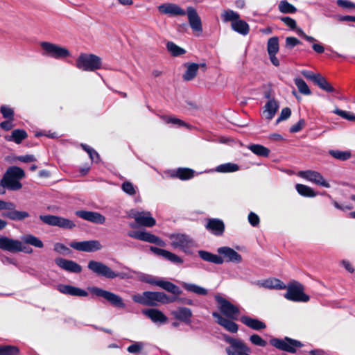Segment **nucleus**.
<instances>
[{"label":"nucleus","instance_id":"obj_1","mask_svg":"<svg viewBox=\"0 0 355 355\" xmlns=\"http://www.w3.org/2000/svg\"><path fill=\"white\" fill-rule=\"evenodd\" d=\"M158 10L162 14L172 17L184 16L187 15L189 26L193 32L198 36L202 33V21L197 10L193 7L189 6L187 8V11H185L175 3H166L159 6Z\"/></svg>","mask_w":355,"mask_h":355},{"label":"nucleus","instance_id":"obj_2","mask_svg":"<svg viewBox=\"0 0 355 355\" xmlns=\"http://www.w3.org/2000/svg\"><path fill=\"white\" fill-rule=\"evenodd\" d=\"M134 302L145 306H155L159 303L168 304L175 302V298H171L163 292L145 291L132 296Z\"/></svg>","mask_w":355,"mask_h":355},{"label":"nucleus","instance_id":"obj_3","mask_svg":"<svg viewBox=\"0 0 355 355\" xmlns=\"http://www.w3.org/2000/svg\"><path fill=\"white\" fill-rule=\"evenodd\" d=\"M25 177L24 170L18 166L9 167L1 180V185L11 191L19 190L22 184L19 180Z\"/></svg>","mask_w":355,"mask_h":355},{"label":"nucleus","instance_id":"obj_4","mask_svg":"<svg viewBox=\"0 0 355 355\" xmlns=\"http://www.w3.org/2000/svg\"><path fill=\"white\" fill-rule=\"evenodd\" d=\"M171 245L175 249H180L186 254H191L196 247L195 241L184 234H173L169 236Z\"/></svg>","mask_w":355,"mask_h":355},{"label":"nucleus","instance_id":"obj_5","mask_svg":"<svg viewBox=\"0 0 355 355\" xmlns=\"http://www.w3.org/2000/svg\"><path fill=\"white\" fill-rule=\"evenodd\" d=\"M76 66L80 70L94 71L101 67V60L94 54H80L76 60Z\"/></svg>","mask_w":355,"mask_h":355},{"label":"nucleus","instance_id":"obj_6","mask_svg":"<svg viewBox=\"0 0 355 355\" xmlns=\"http://www.w3.org/2000/svg\"><path fill=\"white\" fill-rule=\"evenodd\" d=\"M40 46L43 50L42 54L44 56L60 60L71 55L69 51L67 48L51 42H42L40 43Z\"/></svg>","mask_w":355,"mask_h":355},{"label":"nucleus","instance_id":"obj_7","mask_svg":"<svg viewBox=\"0 0 355 355\" xmlns=\"http://www.w3.org/2000/svg\"><path fill=\"white\" fill-rule=\"evenodd\" d=\"M286 293L284 297L293 302H306L309 300V297L304 293V286L300 283L293 281L291 282L286 288Z\"/></svg>","mask_w":355,"mask_h":355},{"label":"nucleus","instance_id":"obj_8","mask_svg":"<svg viewBox=\"0 0 355 355\" xmlns=\"http://www.w3.org/2000/svg\"><path fill=\"white\" fill-rule=\"evenodd\" d=\"M224 340L230 344L225 349L228 355H251L250 348L241 340L225 336Z\"/></svg>","mask_w":355,"mask_h":355},{"label":"nucleus","instance_id":"obj_9","mask_svg":"<svg viewBox=\"0 0 355 355\" xmlns=\"http://www.w3.org/2000/svg\"><path fill=\"white\" fill-rule=\"evenodd\" d=\"M270 343L275 348L289 353L296 352L297 348L304 345L300 341L288 337H285L283 339L272 338Z\"/></svg>","mask_w":355,"mask_h":355},{"label":"nucleus","instance_id":"obj_10","mask_svg":"<svg viewBox=\"0 0 355 355\" xmlns=\"http://www.w3.org/2000/svg\"><path fill=\"white\" fill-rule=\"evenodd\" d=\"M15 205L11 202H6L0 200V210L10 211L6 213H3V217L8 218L12 220L20 221L29 217V214L27 211H17L15 209Z\"/></svg>","mask_w":355,"mask_h":355},{"label":"nucleus","instance_id":"obj_11","mask_svg":"<svg viewBox=\"0 0 355 355\" xmlns=\"http://www.w3.org/2000/svg\"><path fill=\"white\" fill-rule=\"evenodd\" d=\"M22 242L8 237H0V248L12 252H23L27 254L32 253L33 249L24 246Z\"/></svg>","mask_w":355,"mask_h":355},{"label":"nucleus","instance_id":"obj_12","mask_svg":"<svg viewBox=\"0 0 355 355\" xmlns=\"http://www.w3.org/2000/svg\"><path fill=\"white\" fill-rule=\"evenodd\" d=\"M215 300L218 304V308L220 312L227 318L232 320H236L240 311L239 307L232 304L230 302L219 295H215Z\"/></svg>","mask_w":355,"mask_h":355},{"label":"nucleus","instance_id":"obj_13","mask_svg":"<svg viewBox=\"0 0 355 355\" xmlns=\"http://www.w3.org/2000/svg\"><path fill=\"white\" fill-rule=\"evenodd\" d=\"M87 268L94 274L107 279H114L119 276L118 273L101 261L91 260L88 262Z\"/></svg>","mask_w":355,"mask_h":355},{"label":"nucleus","instance_id":"obj_14","mask_svg":"<svg viewBox=\"0 0 355 355\" xmlns=\"http://www.w3.org/2000/svg\"><path fill=\"white\" fill-rule=\"evenodd\" d=\"M128 215L129 217L135 219L139 226L151 227L156 223V220L152 216L150 212L147 211H139L136 209H131Z\"/></svg>","mask_w":355,"mask_h":355},{"label":"nucleus","instance_id":"obj_15","mask_svg":"<svg viewBox=\"0 0 355 355\" xmlns=\"http://www.w3.org/2000/svg\"><path fill=\"white\" fill-rule=\"evenodd\" d=\"M40 220L49 225L58 226L60 228L71 230L76 227V224L72 220L53 215H41Z\"/></svg>","mask_w":355,"mask_h":355},{"label":"nucleus","instance_id":"obj_16","mask_svg":"<svg viewBox=\"0 0 355 355\" xmlns=\"http://www.w3.org/2000/svg\"><path fill=\"white\" fill-rule=\"evenodd\" d=\"M91 291L94 295L104 298L114 306L118 308H124L125 306L123 299L119 295L112 292L97 287L92 288Z\"/></svg>","mask_w":355,"mask_h":355},{"label":"nucleus","instance_id":"obj_17","mask_svg":"<svg viewBox=\"0 0 355 355\" xmlns=\"http://www.w3.org/2000/svg\"><path fill=\"white\" fill-rule=\"evenodd\" d=\"M128 235L131 238L153 243L161 247H165L166 245V243L163 240L146 231H130L128 232Z\"/></svg>","mask_w":355,"mask_h":355},{"label":"nucleus","instance_id":"obj_18","mask_svg":"<svg viewBox=\"0 0 355 355\" xmlns=\"http://www.w3.org/2000/svg\"><path fill=\"white\" fill-rule=\"evenodd\" d=\"M143 281L150 284L157 286L163 288L164 290L175 295H179L180 294L182 293V291L178 286L168 281H165L163 279H157L152 276L145 277L143 279Z\"/></svg>","mask_w":355,"mask_h":355},{"label":"nucleus","instance_id":"obj_19","mask_svg":"<svg viewBox=\"0 0 355 355\" xmlns=\"http://www.w3.org/2000/svg\"><path fill=\"white\" fill-rule=\"evenodd\" d=\"M297 175L307 181L311 182L315 184L325 188H329L330 184L324 178L321 173L312 170L300 171Z\"/></svg>","mask_w":355,"mask_h":355},{"label":"nucleus","instance_id":"obj_20","mask_svg":"<svg viewBox=\"0 0 355 355\" xmlns=\"http://www.w3.org/2000/svg\"><path fill=\"white\" fill-rule=\"evenodd\" d=\"M70 246L76 250L88 252L97 251L102 248L101 243L96 240L72 242L70 243Z\"/></svg>","mask_w":355,"mask_h":355},{"label":"nucleus","instance_id":"obj_21","mask_svg":"<svg viewBox=\"0 0 355 355\" xmlns=\"http://www.w3.org/2000/svg\"><path fill=\"white\" fill-rule=\"evenodd\" d=\"M217 252L223 257L224 262L239 263L242 261L241 255L230 247H220L217 249Z\"/></svg>","mask_w":355,"mask_h":355},{"label":"nucleus","instance_id":"obj_22","mask_svg":"<svg viewBox=\"0 0 355 355\" xmlns=\"http://www.w3.org/2000/svg\"><path fill=\"white\" fill-rule=\"evenodd\" d=\"M76 215L79 218L95 224H103L105 222V217L101 214L96 211L78 210Z\"/></svg>","mask_w":355,"mask_h":355},{"label":"nucleus","instance_id":"obj_23","mask_svg":"<svg viewBox=\"0 0 355 355\" xmlns=\"http://www.w3.org/2000/svg\"><path fill=\"white\" fill-rule=\"evenodd\" d=\"M205 226L207 230L217 236H222L225 231V224L218 218H208Z\"/></svg>","mask_w":355,"mask_h":355},{"label":"nucleus","instance_id":"obj_24","mask_svg":"<svg viewBox=\"0 0 355 355\" xmlns=\"http://www.w3.org/2000/svg\"><path fill=\"white\" fill-rule=\"evenodd\" d=\"M212 316L216 319L217 323L222 326L225 330L231 333H236L239 326L230 318H226L217 312H213Z\"/></svg>","mask_w":355,"mask_h":355},{"label":"nucleus","instance_id":"obj_25","mask_svg":"<svg viewBox=\"0 0 355 355\" xmlns=\"http://www.w3.org/2000/svg\"><path fill=\"white\" fill-rule=\"evenodd\" d=\"M55 262L60 268L67 272L79 273L82 271V267L73 261L56 258Z\"/></svg>","mask_w":355,"mask_h":355},{"label":"nucleus","instance_id":"obj_26","mask_svg":"<svg viewBox=\"0 0 355 355\" xmlns=\"http://www.w3.org/2000/svg\"><path fill=\"white\" fill-rule=\"evenodd\" d=\"M151 252L157 256L162 257L170 261L173 263L181 264L183 263V259L179 256L176 255L174 253H172L168 250L161 249L157 247L151 246L150 248Z\"/></svg>","mask_w":355,"mask_h":355},{"label":"nucleus","instance_id":"obj_27","mask_svg":"<svg viewBox=\"0 0 355 355\" xmlns=\"http://www.w3.org/2000/svg\"><path fill=\"white\" fill-rule=\"evenodd\" d=\"M151 252L157 256L162 257L170 261L173 263L181 264L183 263V259L179 256L176 255L174 253H172L168 250L161 249L157 247L151 246L150 248Z\"/></svg>","mask_w":355,"mask_h":355},{"label":"nucleus","instance_id":"obj_28","mask_svg":"<svg viewBox=\"0 0 355 355\" xmlns=\"http://www.w3.org/2000/svg\"><path fill=\"white\" fill-rule=\"evenodd\" d=\"M57 290L61 293L71 296L86 297L88 295V293L86 291L67 284L58 285Z\"/></svg>","mask_w":355,"mask_h":355},{"label":"nucleus","instance_id":"obj_29","mask_svg":"<svg viewBox=\"0 0 355 355\" xmlns=\"http://www.w3.org/2000/svg\"><path fill=\"white\" fill-rule=\"evenodd\" d=\"M57 290L61 293L71 296L86 297L88 295V293L86 291L67 284L58 285Z\"/></svg>","mask_w":355,"mask_h":355},{"label":"nucleus","instance_id":"obj_30","mask_svg":"<svg viewBox=\"0 0 355 355\" xmlns=\"http://www.w3.org/2000/svg\"><path fill=\"white\" fill-rule=\"evenodd\" d=\"M142 313L154 323L164 324L168 320L167 317L161 311L156 309H144Z\"/></svg>","mask_w":355,"mask_h":355},{"label":"nucleus","instance_id":"obj_31","mask_svg":"<svg viewBox=\"0 0 355 355\" xmlns=\"http://www.w3.org/2000/svg\"><path fill=\"white\" fill-rule=\"evenodd\" d=\"M256 284L259 287H263L268 289H285L286 284L279 279L269 278L263 281H258Z\"/></svg>","mask_w":355,"mask_h":355},{"label":"nucleus","instance_id":"obj_32","mask_svg":"<svg viewBox=\"0 0 355 355\" xmlns=\"http://www.w3.org/2000/svg\"><path fill=\"white\" fill-rule=\"evenodd\" d=\"M174 318L178 320L184 322L186 324L191 322L192 311L190 309L184 306H179L176 310L171 312Z\"/></svg>","mask_w":355,"mask_h":355},{"label":"nucleus","instance_id":"obj_33","mask_svg":"<svg viewBox=\"0 0 355 355\" xmlns=\"http://www.w3.org/2000/svg\"><path fill=\"white\" fill-rule=\"evenodd\" d=\"M240 320L243 324L254 330L259 331L266 328V324L257 318L243 315L241 317Z\"/></svg>","mask_w":355,"mask_h":355},{"label":"nucleus","instance_id":"obj_34","mask_svg":"<svg viewBox=\"0 0 355 355\" xmlns=\"http://www.w3.org/2000/svg\"><path fill=\"white\" fill-rule=\"evenodd\" d=\"M279 105L275 99L269 100L263 107V114L264 117L268 120L272 119L275 115Z\"/></svg>","mask_w":355,"mask_h":355},{"label":"nucleus","instance_id":"obj_35","mask_svg":"<svg viewBox=\"0 0 355 355\" xmlns=\"http://www.w3.org/2000/svg\"><path fill=\"white\" fill-rule=\"evenodd\" d=\"M199 257L204 261L210 262L215 264H222L224 262V259L220 255H217L213 253H211L208 251L205 250H199L198 251Z\"/></svg>","mask_w":355,"mask_h":355},{"label":"nucleus","instance_id":"obj_36","mask_svg":"<svg viewBox=\"0 0 355 355\" xmlns=\"http://www.w3.org/2000/svg\"><path fill=\"white\" fill-rule=\"evenodd\" d=\"M184 66L187 69L183 74V79L186 81H190L196 76L200 65L194 62H187Z\"/></svg>","mask_w":355,"mask_h":355},{"label":"nucleus","instance_id":"obj_37","mask_svg":"<svg viewBox=\"0 0 355 355\" xmlns=\"http://www.w3.org/2000/svg\"><path fill=\"white\" fill-rule=\"evenodd\" d=\"M231 27L233 31L242 35H247L250 32V26L248 24L240 18L232 23Z\"/></svg>","mask_w":355,"mask_h":355},{"label":"nucleus","instance_id":"obj_38","mask_svg":"<svg viewBox=\"0 0 355 355\" xmlns=\"http://www.w3.org/2000/svg\"><path fill=\"white\" fill-rule=\"evenodd\" d=\"M28 137L26 132L24 130L16 129L12 132L10 135L5 137L6 140L8 141H14L17 144L21 143V141Z\"/></svg>","mask_w":355,"mask_h":355},{"label":"nucleus","instance_id":"obj_39","mask_svg":"<svg viewBox=\"0 0 355 355\" xmlns=\"http://www.w3.org/2000/svg\"><path fill=\"white\" fill-rule=\"evenodd\" d=\"M182 286L187 291L199 295H207L208 291L206 288L194 284L181 282Z\"/></svg>","mask_w":355,"mask_h":355},{"label":"nucleus","instance_id":"obj_40","mask_svg":"<svg viewBox=\"0 0 355 355\" xmlns=\"http://www.w3.org/2000/svg\"><path fill=\"white\" fill-rule=\"evenodd\" d=\"M248 148L257 156L267 157L269 156L270 150L261 144H250Z\"/></svg>","mask_w":355,"mask_h":355},{"label":"nucleus","instance_id":"obj_41","mask_svg":"<svg viewBox=\"0 0 355 355\" xmlns=\"http://www.w3.org/2000/svg\"><path fill=\"white\" fill-rule=\"evenodd\" d=\"M314 83L316 84L320 89L327 92H334L336 94L339 93V92L334 88L332 85L329 82H327V80L320 74H319Z\"/></svg>","mask_w":355,"mask_h":355},{"label":"nucleus","instance_id":"obj_42","mask_svg":"<svg viewBox=\"0 0 355 355\" xmlns=\"http://www.w3.org/2000/svg\"><path fill=\"white\" fill-rule=\"evenodd\" d=\"M21 241L26 243L37 248H42L44 243L41 239L33 234H26L21 237Z\"/></svg>","mask_w":355,"mask_h":355},{"label":"nucleus","instance_id":"obj_43","mask_svg":"<svg viewBox=\"0 0 355 355\" xmlns=\"http://www.w3.org/2000/svg\"><path fill=\"white\" fill-rule=\"evenodd\" d=\"M239 170V166L238 164L230 162L220 164L215 169L216 172L223 173L236 172Z\"/></svg>","mask_w":355,"mask_h":355},{"label":"nucleus","instance_id":"obj_44","mask_svg":"<svg viewBox=\"0 0 355 355\" xmlns=\"http://www.w3.org/2000/svg\"><path fill=\"white\" fill-rule=\"evenodd\" d=\"M329 153L334 158L340 161H346L352 157V153L350 150L342 151L339 150H330Z\"/></svg>","mask_w":355,"mask_h":355},{"label":"nucleus","instance_id":"obj_45","mask_svg":"<svg viewBox=\"0 0 355 355\" xmlns=\"http://www.w3.org/2000/svg\"><path fill=\"white\" fill-rule=\"evenodd\" d=\"M295 189L298 193L302 196L315 197L317 195L316 193L311 187L304 184H297Z\"/></svg>","mask_w":355,"mask_h":355},{"label":"nucleus","instance_id":"obj_46","mask_svg":"<svg viewBox=\"0 0 355 355\" xmlns=\"http://www.w3.org/2000/svg\"><path fill=\"white\" fill-rule=\"evenodd\" d=\"M221 17L223 19V22H229L231 21V24L239 19L240 18V15L236 12L227 9L225 10L222 14Z\"/></svg>","mask_w":355,"mask_h":355},{"label":"nucleus","instance_id":"obj_47","mask_svg":"<svg viewBox=\"0 0 355 355\" xmlns=\"http://www.w3.org/2000/svg\"><path fill=\"white\" fill-rule=\"evenodd\" d=\"M194 175V171L188 168H179L175 171V177L182 180L191 179Z\"/></svg>","mask_w":355,"mask_h":355},{"label":"nucleus","instance_id":"obj_48","mask_svg":"<svg viewBox=\"0 0 355 355\" xmlns=\"http://www.w3.org/2000/svg\"><path fill=\"white\" fill-rule=\"evenodd\" d=\"M295 85L297 86L299 92L304 95H310L311 92L305 81L300 78H295L294 79Z\"/></svg>","mask_w":355,"mask_h":355},{"label":"nucleus","instance_id":"obj_49","mask_svg":"<svg viewBox=\"0 0 355 355\" xmlns=\"http://www.w3.org/2000/svg\"><path fill=\"white\" fill-rule=\"evenodd\" d=\"M279 49V39L277 37H270L268 40L267 51L268 54L277 53Z\"/></svg>","mask_w":355,"mask_h":355},{"label":"nucleus","instance_id":"obj_50","mask_svg":"<svg viewBox=\"0 0 355 355\" xmlns=\"http://www.w3.org/2000/svg\"><path fill=\"white\" fill-rule=\"evenodd\" d=\"M278 8L282 13H295L297 11L296 8L286 0L281 1Z\"/></svg>","mask_w":355,"mask_h":355},{"label":"nucleus","instance_id":"obj_51","mask_svg":"<svg viewBox=\"0 0 355 355\" xmlns=\"http://www.w3.org/2000/svg\"><path fill=\"white\" fill-rule=\"evenodd\" d=\"M166 48L173 56H179L186 53V51L184 49L178 46L173 42H168L166 44Z\"/></svg>","mask_w":355,"mask_h":355},{"label":"nucleus","instance_id":"obj_52","mask_svg":"<svg viewBox=\"0 0 355 355\" xmlns=\"http://www.w3.org/2000/svg\"><path fill=\"white\" fill-rule=\"evenodd\" d=\"M19 349L15 346H0V355H18Z\"/></svg>","mask_w":355,"mask_h":355},{"label":"nucleus","instance_id":"obj_53","mask_svg":"<svg viewBox=\"0 0 355 355\" xmlns=\"http://www.w3.org/2000/svg\"><path fill=\"white\" fill-rule=\"evenodd\" d=\"M122 190L130 196H134L137 193V188L130 181H125L121 185Z\"/></svg>","mask_w":355,"mask_h":355},{"label":"nucleus","instance_id":"obj_54","mask_svg":"<svg viewBox=\"0 0 355 355\" xmlns=\"http://www.w3.org/2000/svg\"><path fill=\"white\" fill-rule=\"evenodd\" d=\"M333 113H334L335 114H337L339 116L346 119V120H348V121H355V114L350 112H347V111H345V110H340L338 108H336L334 111H333Z\"/></svg>","mask_w":355,"mask_h":355},{"label":"nucleus","instance_id":"obj_55","mask_svg":"<svg viewBox=\"0 0 355 355\" xmlns=\"http://www.w3.org/2000/svg\"><path fill=\"white\" fill-rule=\"evenodd\" d=\"M161 119L166 123H173L175 125H178L179 126L187 125V124L182 120L177 119L175 117H172L170 116H161Z\"/></svg>","mask_w":355,"mask_h":355},{"label":"nucleus","instance_id":"obj_56","mask_svg":"<svg viewBox=\"0 0 355 355\" xmlns=\"http://www.w3.org/2000/svg\"><path fill=\"white\" fill-rule=\"evenodd\" d=\"M250 341L256 346L265 347L267 342L258 334H252L249 338Z\"/></svg>","mask_w":355,"mask_h":355},{"label":"nucleus","instance_id":"obj_57","mask_svg":"<svg viewBox=\"0 0 355 355\" xmlns=\"http://www.w3.org/2000/svg\"><path fill=\"white\" fill-rule=\"evenodd\" d=\"M1 112L4 118L13 120L14 111L12 108L6 105H2L1 107Z\"/></svg>","mask_w":355,"mask_h":355},{"label":"nucleus","instance_id":"obj_58","mask_svg":"<svg viewBox=\"0 0 355 355\" xmlns=\"http://www.w3.org/2000/svg\"><path fill=\"white\" fill-rule=\"evenodd\" d=\"M304 125H305L304 119H300L297 123L293 125L290 128V132L292 133L298 132L304 128Z\"/></svg>","mask_w":355,"mask_h":355},{"label":"nucleus","instance_id":"obj_59","mask_svg":"<svg viewBox=\"0 0 355 355\" xmlns=\"http://www.w3.org/2000/svg\"><path fill=\"white\" fill-rule=\"evenodd\" d=\"M248 219L250 224L253 227L258 226L260 223L259 217L254 212H250L248 214Z\"/></svg>","mask_w":355,"mask_h":355},{"label":"nucleus","instance_id":"obj_60","mask_svg":"<svg viewBox=\"0 0 355 355\" xmlns=\"http://www.w3.org/2000/svg\"><path fill=\"white\" fill-rule=\"evenodd\" d=\"M53 250L55 252L62 254H68L70 252V250L67 246L60 243H55Z\"/></svg>","mask_w":355,"mask_h":355},{"label":"nucleus","instance_id":"obj_61","mask_svg":"<svg viewBox=\"0 0 355 355\" xmlns=\"http://www.w3.org/2000/svg\"><path fill=\"white\" fill-rule=\"evenodd\" d=\"M291 114V110L288 107H284L282 110L277 120V123H279L282 121L286 120L290 117Z\"/></svg>","mask_w":355,"mask_h":355},{"label":"nucleus","instance_id":"obj_62","mask_svg":"<svg viewBox=\"0 0 355 355\" xmlns=\"http://www.w3.org/2000/svg\"><path fill=\"white\" fill-rule=\"evenodd\" d=\"M143 346H144L143 343L136 342L134 344L130 345L128 347L127 350L130 353H133V354L138 353L142 349Z\"/></svg>","mask_w":355,"mask_h":355},{"label":"nucleus","instance_id":"obj_63","mask_svg":"<svg viewBox=\"0 0 355 355\" xmlns=\"http://www.w3.org/2000/svg\"><path fill=\"white\" fill-rule=\"evenodd\" d=\"M302 75L305 77L306 79L313 81V83L315 81L317 78L318 77L320 73H314L311 71L309 70H303L301 71Z\"/></svg>","mask_w":355,"mask_h":355},{"label":"nucleus","instance_id":"obj_64","mask_svg":"<svg viewBox=\"0 0 355 355\" xmlns=\"http://www.w3.org/2000/svg\"><path fill=\"white\" fill-rule=\"evenodd\" d=\"M281 20L288 27L293 29L296 27V21L293 19L289 17H284L281 18Z\"/></svg>","mask_w":355,"mask_h":355}]
</instances>
